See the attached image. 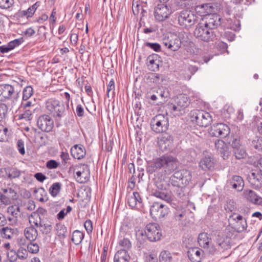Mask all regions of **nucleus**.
Masks as SVG:
<instances>
[{"label":"nucleus","mask_w":262,"mask_h":262,"mask_svg":"<svg viewBox=\"0 0 262 262\" xmlns=\"http://www.w3.org/2000/svg\"><path fill=\"white\" fill-rule=\"evenodd\" d=\"M7 132L8 128L4 127V126L2 125H0V142H3L4 141L7 136Z\"/></svg>","instance_id":"052dcab7"},{"label":"nucleus","mask_w":262,"mask_h":262,"mask_svg":"<svg viewBox=\"0 0 262 262\" xmlns=\"http://www.w3.org/2000/svg\"><path fill=\"white\" fill-rule=\"evenodd\" d=\"M249 182L255 189H258L262 187V171H255L251 173L249 177Z\"/></svg>","instance_id":"b1692460"},{"label":"nucleus","mask_w":262,"mask_h":262,"mask_svg":"<svg viewBox=\"0 0 262 262\" xmlns=\"http://www.w3.org/2000/svg\"><path fill=\"white\" fill-rule=\"evenodd\" d=\"M36 108H32L31 110L25 109V112L23 114L19 116V119H24L26 121H29L32 119L33 113L34 112Z\"/></svg>","instance_id":"c03bdc74"},{"label":"nucleus","mask_w":262,"mask_h":262,"mask_svg":"<svg viewBox=\"0 0 262 262\" xmlns=\"http://www.w3.org/2000/svg\"><path fill=\"white\" fill-rule=\"evenodd\" d=\"M24 234L30 242H34L37 237L38 232L34 227L30 226L25 229Z\"/></svg>","instance_id":"473e14b6"},{"label":"nucleus","mask_w":262,"mask_h":262,"mask_svg":"<svg viewBox=\"0 0 262 262\" xmlns=\"http://www.w3.org/2000/svg\"><path fill=\"white\" fill-rule=\"evenodd\" d=\"M0 233L3 238L11 239L15 235V230L11 227H6L1 230Z\"/></svg>","instance_id":"f704fd0d"},{"label":"nucleus","mask_w":262,"mask_h":262,"mask_svg":"<svg viewBox=\"0 0 262 262\" xmlns=\"http://www.w3.org/2000/svg\"><path fill=\"white\" fill-rule=\"evenodd\" d=\"M59 166V163L54 160H50L46 163V166L49 169L56 168Z\"/></svg>","instance_id":"e2e57ef3"},{"label":"nucleus","mask_w":262,"mask_h":262,"mask_svg":"<svg viewBox=\"0 0 262 262\" xmlns=\"http://www.w3.org/2000/svg\"><path fill=\"white\" fill-rule=\"evenodd\" d=\"M36 226L39 227L42 233L47 234L52 230V225L50 222L40 219L39 222H34Z\"/></svg>","instance_id":"7c9ffc66"},{"label":"nucleus","mask_w":262,"mask_h":262,"mask_svg":"<svg viewBox=\"0 0 262 262\" xmlns=\"http://www.w3.org/2000/svg\"><path fill=\"white\" fill-rule=\"evenodd\" d=\"M47 213V210L43 208H39L36 210V212H34L30 217V222H31V219L36 217L39 219H41L40 215H44Z\"/></svg>","instance_id":"09e8293b"},{"label":"nucleus","mask_w":262,"mask_h":262,"mask_svg":"<svg viewBox=\"0 0 262 262\" xmlns=\"http://www.w3.org/2000/svg\"><path fill=\"white\" fill-rule=\"evenodd\" d=\"M215 243L218 246V249L222 253L231 248L232 239L225 233L219 234L216 238Z\"/></svg>","instance_id":"2eb2a0df"},{"label":"nucleus","mask_w":262,"mask_h":262,"mask_svg":"<svg viewBox=\"0 0 262 262\" xmlns=\"http://www.w3.org/2000/svg\"><path fill=\"white\" fill-rule=\"evenodd\" d=\"M7 212L13 216L17 217L20 213L19 206L17 205L10 206L7 208Z\"/></svg>","instance_id":"37998d69"},{"label":"nucleus","mask_w":262,"mask_h":262,"mask_svg":"<svg viewBox=\"0 0 262 262\" xmlns=\"http://www.w3.org/2000/svg\"><path fill=\"white\" fill-rule=\"evenodd\" d=\"M33 94V89L30 86H26L23 92V100L27 101Z\"/></svg>","instance_id":"de8ad7c7"},{"label":"nucleus","mask_w":262,"mask_h":262,"mask_svg":"<svg viewBox=\"0 0 262 262\" xmlns=\"http://www.w3.org/2000/svg\"><path fill=\"white\" fill-rule=\"evenodd\" d=\"M20 175V171L16 168H12L9 171L8 177L11 179L18 178Z\"/></svg>","instance_id":"13d9d810"},{"label":"nucleus","mask_w":262,"mask_h":262,"mask_svg":"<svg viewBox=\"0 0 262 262\" xmlns=\"http://www.w3.org/2000/svg\"><path fill=\"white\" fill-rule=\"evenodd\" d=\"M145 233L150 242L159 241L162 236L160 227L156 223L147 224L145 227Z\"/></svg>","instance_id":"9b49d317"},{"label":"nucleus","mask_w":262,"mask_h":262,"mask_svg":"<svg viewBox=\"0 0 262 262\" xmlns=\"http://www.w3.org/2000/svg\"><path fill=\"white\" fill-rule=\"evenodd\" d=\"M3 193L1 196L3 199L4 204L7 205L11 204V201L16 200L17 193L11 187L2 189Z\"/></svg>","instance_id":"412c9836"},{"label":"nucleus","mask_w":262,"mask_h":262,"mask_svg":"<svg viewBox=\"0 0 262 262\" xmlns=\"http://www.w3.org/2000/svg\"><path fill=\"white\" fill-rule=\"evenodd\" d=\"M194 35L199 39L206 42L212 41L215 37L213 31L203 23L198 24L194 31Z\"/></svg>","instance_id":"0eeeda50"},{"label":"nucleus","mask_w":262,"mask_h":262,"mask_svg":"<svg viewBox=\"0 0 262 262\" xmlns=\"http://www.w3.org/2000/svg\"><path fill=\"white\" fill-rule=\"evenodd\" d=\"M174 177H176L184 186H187L191 180L192 176L191 172L187 169H181L174 173Z\"/></svg>","instance_id":"f3484780"},{"label":"nucleus","mask_w":262,"mask_h":262,"mask_svg":"<svg viewBox=\"0 0 262 262\" xmlns=\"http://www.w3.org/2000/svg\"><path fill=\"white\" fill-rule=\"evenodd\" d=\"M177 166L178 161L176 158L171 155H165L148 162L146 166V171L149 174H152L162 169L165 172L170 173L174 171Z\"/></svg>","instance_id":"f257e3e1"},{"label":"nucleus","mask_w":262,"mask_h":262,"mask_svg":"<svg viewBox=\"0 0 262 262\" xmlns=\"http://www.w3.org/2000/svg\"><path fill=\"white\" fill-rule=\"evenodd\" d=\"M180 38L175 34H170L163 39V45L172 51H178L181 46Z\"/></svg>","instance_id":"f8f14e48"},{"label":"nucleus","mask_w":262,"mask_h":262,"mask_svg":"<svg viewBox=\"0 0 262 262\" xmlns=\"http://www.w3.org/2000/svg\"><path fill=\"white\" fill-rule=\"evenodd\" d=\"M159 147L163 151L170 150L173 145V139L170 135L162 136L158 142Z\"/></svg>","instance_id":"bb28decb"},{"label":"nucleus","mask_w":262,"mask_h":262,"mask_svg":"<svg viewBox=\"0 0 262 262\" xmlns=\"http://www.w3.org/2000/svg\"><path fill=\"white\" fill-rule=\"evenodd\" d=\"M127 202L132 208L138 210H141L143 207L142 199L138 192H134L133 195L128 197Z\"/></svg>","instance_id":"a211bd4d"},{"label":"nucleus","mask_w":262,"mask_h":262,"mask_svg":"<svg viewBox=\"0 0 262 262\" xmlns=\"http://www.w3.org/2000/svg\"><path fill=\"white\" fill-rule=\"evenodd\" d=\"M13 4V0H0V8L8 9L10 8Z\"/></svg>","instance_id":"864d4df0"},{"label":"nucleus","mask_w":262,"mask_h":262,"mask_svg":"<svg viewBox=\"0 0 262 262\" xmlns=\"http://www.w3.org/2000/svg\"><path fill=\"white\" fill-rule=\"evenodd\" d=\"M185 215V211L183 210H177L174 214V217L176 221H181Z\"/></svg>","instance_id":"4d7b16f0"},{"label":"nucleus","mask_w":262,"mask_h":262,"mask_svg":"<svg viewBox=\"0 0 262 262\" xmlns=\"http://www.w3.org/2000/svg\"><path fill=\"white\" fill-rule=\"evenodd\" d=\"M57 234L60 238H64L67 232V227L62 224H57L56 226Z\"/></svg>","instance_id":"79ce46f5"},{"label":"nucleus","mask_w":262,"mask_h":262,"mask_svg":"<svg viewBox=\"0 0 262 262\" xmlns=\"http://www.w3.org/2000/svg\"><path fill=\"white\" fill-rule=\"evenodd\" d=\"M71 153L73 158L79 160L84 158L86 151L83 145L76 144L71 148Z\"/></svg>","instance_id":"c85d7f7f"},{"label":"nucleus","mask_w":262,"mask_h":262,"mask_svg":"<svg viewBox=\"0 0 262 262\" xmlns=\"http://www.w3.org/2000/svg\"><path fill=\"white\" fill-rule=\"evenodd\" d=\"M221 18L219 15L212 14L206 15L202 23L204 25L213 30L221 25Z\"/></svg>","instance_id":"dca6fc26"},{"label":"nucleus","mask_w":262,"mask_h":262,"mask_svg":"<svg viewBox=\"0 0 262 262\" xmlns=\"http://www.w3.org/2000/svg\"><path fill=\"white\" fill-rule=\"evenodd\" d=\"M21 107L24 109L31 110L35 107V104L30 101H23L21 103Z\"/></svg>","instance_id":"0e129e2a"},{"label":"nucleus","mask_w":262,"mask_h":262,"mask_svg":"<svg viewBox=\"0 0 262 262\" xmlns=\"http://www.w3.org/2000/svg\"><path fill=\"white\" fill-rule=\"evenodd\" d=\"M37 125L42 132H49L54 127V121L49 115H43L38 118Z\"/></svg>","instance_id":"4468645a"},{"label":"nucleus","mask_w":262,"mask_h":262,"mask_svg":"<svg viewBox=\"0 0 262 262\" xmlns=\"http://www.w3.org/2000/svg\"><path fill=\"white\" fill-rule=\"evenodd\" d=\"M147 67L149 70L156 71L162 66V61L161 57L157 54H152L147 57Z\"/></svg>","instance_id":"6ab92c4d"},{"label":"nucleus","mask_w":262,"mask_h":262,"mask_svg":"<svg viewBox=\"0 0 262 262\" xmlns=\"http://www.w3.org/2000/svg\"><path fill=\"white\" fill-rule=\"evenodd\" d=\"M188 257L192 262H200L204 255L202 249L198 247L189 248L187 251Z\"/></svg>","instance_id":"5701e85b"},{"label":"nucleus","mask_w":262,"mask_h":262,"mask_svg":"<svg viewBox=\"0 0 262 262\" xmlns=\"http://www.w3.org/2000/svg\"><path fill=\"white\" fill-rule=\"evenodd\" d=\"M0 96L5 99H9L13 97L16 99L18 93L14 91V88L9 84H5L0 86Z\"/></svg>","instance_id":"aec40b11"},{"label":"nucleus","mask_w":262,"mask_h":262,"mask_svg":"<svg viewBox=\"0 0 262 262\" xmlns=\"http://www.w3.org/2000/svg\"><path fill=\"white\" fill-rule=\"evenodd\" d=\"M61 187V185L60 183H54L51 186L49 189V192L52 196L55 197L59 193Z\"/></svg>","instance_id":"ea45409f"},{"label":"nucleus","mask_w":262,"mask_h":262,"mask_svg":"<svg viewBox=\"0 0 262 262\" xmlns=\"http://www.w3.org/2000/svg\"><path fill=\"white\" fill-rule=\"evenodd\" d=\"M172 8L164 4H159L155 8L154 16L155 19L158 21H163L167 19L172 13V10H177V8H174L173 4Z\"/></svg>","instance_id":"1a4fd4ad"},{"label":"nucleus","mask_w":262,"mask_h":262,"mask_svg":"<svg viewBox=\"0 0 262 262\" xmlns=\"http://www.w3.org/2000/svg\"><path fill=\"white\" fill-rule=\"evenodd\" d=\"M189 98L185 94H180L176 98L174 104L169 105V108L176 115H180L189 105Z\"/></svg>","instance_id":"6e6552de"},{"label":"nucleus","mask_w":262,"mask_h":262,"mask_svg":"<svg viewBox=\"0 0 262 262\" xmlns=\"http://www.w3.org/2000/svg\"><path fill=\"white\" fill-rule=\"evenodd\" d=\"M28 251L26 249L20 247L17 251V257L20 259H25L28 257Z\"/></svg>","instance_id":"8fccbe9b"},{"label":"nucleus","mask_w":262,"mask_h":262,"mask_svg":"<svg viewBox=\"0 0 262 262\" xmlns=\"http://www.w3.org/2000/svg\"><path fill=\"white\" fill-rule=\"evenodd\" d=\"M115 81L114 79H112L110 81L108 84L107 85V96L108 98L110 97V94L112 97L115 96Z\"/></svg>","instance_id":"49530a36"},{"label":"nucleus","mask_w":262,"mask_h":262,"mask_svg":"<svg viewBox=\"0 0 262 262\" xmlns=\"http://www.w3.org/2000/svg\"><path fill=\"white\" fill-rule=\"evenodd\" d=\"M215 145L217 151L221 154H222L224 151H226L227 146L223 141L219 140L215 142Z\"/></svg>","instance_id":"3c124183"},{"label":"nucleus","mask_w":262,"mask_h":262,"mask_svg":"<svg viewBox=\"0 0 262 262\" xmlns=\"http://www.w3.org/2000/svg\"><path fill=\"white\" fill-rule=\"evenodd\" d=\"M172 256L171 253L168 251H162L160 254V262H172Z\"/></svg>","instance_id":"4c0bfd02"},{"label":"nucleus","mask_w":262,"mask_h":262,"mask_svg":"<svg viewBox=\"0 0 262 262\" xmlns=\"http://www.w3.org/2000/svg\"><path fill=\"white\" fill-rule=\"evenodd\" d=\"M17 147L19 153L24 155L25 154L24 141L21 140H19L17 141Z\"/></svg>","instance_id":"69168bd1"},{"label":"nucleus","mask_w":262,"mask_h":262,"mask_svg":"<svg viewBox=\"0 0 262 262\" xmlns=\"http://www.w3.org/2000/svg\"><path fill=\"white\" fill-rule=\"evenodd\" d=\"M198 16L190 10H183L178 14V24L184 28L192 27L196 23Z\"/></svg>","instance_id":"39448f33"},{"label":"nucleus","mask_w":262,"mask_h":262,"mask_svg":"<svg viewBox=\"0 0 262 262\" xmlns=\"http://www.w3.org/2000/svg\"><path fill=\"white\" fill-rule=\"evenodd\" d=\"M28 251L32 254L38 253L39 250V245L34 242H30L27 245Z\"/></svg>","instance_id":"a18cd8bd"},{"label":"nucleus","mask_w":262,"mask_h":262,"mask_svg":"<svg viewBox=\"0 0 262 262\" xmlns=\"http://www.w3.org/2000/svg\"><path fill=\"white\" fill-rule=\"evenodd\" d=\"M190 117L192 122L201 127H207L212 121L210 114L203 110H195L191 111Z\"/></svg>","instance_id":"f03ea898"},{"label":"nucleus","mask_w":262,"mask_h":262,"mask_svg":"<svg viewBox=\"0 0 262 262\" xmlns=\"http://www.w3.org/2000/svg\"><path fill=\"white\" fill-rule=\"evenodd\" d=\"M230 133L229 127L224 123L213 124L211 128L210 134L214 137L225 138Z\"/></svg>","instance_id":"ddd939ff"},{"label":"nucleus","mask_w":262,"mask_h":262,"mask_svg":"<svg viewBox=\"0 0 262 262\" xmlns=\"http://www.w3.org/2000/svg\"><path fill=\"white\" fill-rule=\"evenodd\" d=\"M151 129L157 134L166 131L169 126V120L167 116L158 114L155 116L150 121Z\"/></svg>","instance_id":"7ed1b4c3"},{"label":"nucleus","mask_w":262,"mask_h":262,"mask_svg":"<svg viewBox=\"0 0 262 262\" xmlns=\"http://www.w3.org/2000/svg\"><path fill=\"white\" fill-rule=\"evenodd\" d=\"M46 108L56 119L65 115L66 108L63 102L57 100H49L46 102Z\"/></svg>","instance_id":"423d86ee"},{"label":"nucleus","mask_w":262,"mask_h":262,"mask_svg":"<svg viewBox=\"0 0 262 262\" xmlns=\"http://www.w3.org/2000/svg\"><path fill=\"white\" fill-rule=\"evenodd\" d=\"M157 96L161 97V98H166L169 96V92L168 91L162 88H158L157 91Z\"/></svg>","instance_id":"6e6d98bb"},{"label":"nucleus","mask_w":262,"mask_h":262,"mask_svg":"<svg viewBox=\"0 0 262 262\" xmlns=\"http://www.w3.org/2000/svg\"><path fill=\"white\" fill-rule=\"evenodd\" d=\"M84 236V235L83 232L78 230H76L73 232L72 241L75 245H79L82 241Z\"/></svg>","instance_id":"e433bc0d"},{"label":"nucleus","mask_w":262,"mask_h":262,"mask_svg":"<svg viewBox=\"0 0 262 262\" xmlns=\"http://www.w3.org/2000/svg\"><path fill=\"white\" fill-rule=\"evenodd\" d=\"M149 78L152 80L153 82L157 84H162L163 81L165 79V76L164 75L158 73H151Z\"/></svg>","instance_id":"58836bf2"},{"label":"nucleus","mask_w":262,"mask_h":262,"mask_svg":"<svg viewBox=\"0 0 262 262\" xmlns=\"http://www.w3.org/2000/svg\"><path fill=\"white\" fill-rule=\"evenodd\" d=\"M229 220H232L235 222V226L238 232L243 231L246 229L247 227V222L242 215L233 213L229 216Z\"/></svg>","instance_id":"393cba45"},{"label":"nucleus","mask_w":262,"mask_h":262,"mask_svg":"<svg viewBox=\"0 0 262 262\" xmlns=\"http://www.w3.org/2000/svg\"><path fill=\"white\" fill-rule=\"evenodd\" d=\"M233 152L237 159H243L246 157V150L242 146L233 149Z\"/></svg>","instance_id":"a19ab883"},{"label":"nucleus","mask_w":262,"mask_h":262,"mask_svg":"<svg viewBox=\"0 0 262 262\" xmlns=\"http://www.w3.org/2000/svg\"><path fill=\"white\" fill-rule=\"evenodd\" d=\"M230 29L235 31H238L241 29V24L240 21L237 19H235L233 23V24L231 25Z\"/></svg>","instance_id":"338daca9"},{"label":"nucleus","mask_w":262,"mask_h":262,"mask_svg":"<svg viewBox=\"0 0 262 262\" xmlns=\"http://www.w3.org/2000/svg\"><path fill=\"white\" fill-rule=\"evenodd\" d=\"M211 239L208 237L207 233H201L198 236V243L200 246L204 248H208Z\"/></svg>","instance_id":"72a5a7b5"},{"label":"nucleus","mask_w":262,"mask_h":262,"mask_svg":"<svg viewBox=\"0 0 262 262\" xmlns=\"http://www.w3.org/2000/svg\"><path fill=\"white\" fill-rule=\"evenodd\" d=\"M77 181L83 183L86 182L90 177V169L87 165L83 164L80 167V170L76 172Z\"/></svg>","instance_id":"a878e982"},{"label":"nucleus","mask_w":262,"mask_h":262,"mask_svg":"<svg viewBox=\"0 0 262 262\" xmlns=\"http://www.w3.org/2000/svg\"><path fill=\"white\" fill-rule=\"evenodd\" d=\"M209 248V252L212 255H218L221 254L222 252L221 251H219L218 249V246L216 245V243H215V245H212L210 247H208Z\"/></svg>","instance_id":"680f3d73"},{"label":"nucleus","mask_w":262,"mask_h":262,"mask_svg":"<svg viewBox=\"0 0 262 262\" xmlns=\"http://www.w3.org/2000/svg\"><path fill=\"white\" fill-rule=\"evenodd\" d=\"M169 208L163 203L159 202H155L150 208V214L156 219L164 217L168 214Z\"/></svg>","instance_id":"9d476101"},{"label":"nucleus","mask_w":262,"mask_h":262,"mask_svg":"<svg viewBox=\"0 0 262 262\" xmlns=\"http://www.w3.org/2000/svg\"><path fill=\"white\" fill-rule=\"evenodd\" d=\"M130 256L126 250L121 249L115 254L114 262H129Z\"/></svg>","instance_id":"2f4dec72"},{"label":"nucleus","mask_w":262,"mask_h":262,"mask_svg":"<svg viewBox=\"0 0 262 262\" xmlns=\"http://www.w3.org/2000/svg\"><path fill=\"white\" fill-rule=\"evenodd\" d=\"M214 164V162L212 157L210 155H207L201 160L199 166L203 170H207L212 168Z\"/></svg>","instance_id":"c756f323"},{"label":"nucleus","mask_w":262,"mask_h":262,"mask_svg":"<svg viewBox=\"0 0 262 262\" xmlns=\"http://www.w3.org/2000/svg\"><path fill=\"white\" fill-rule=\"evenodd\" d=\"M24 39L23 37L15 39L13 40L10 41L8 44V47H10L11 50L14 49L15 47L19 46L24 42Z\"/></svg>","instance_id":"603ef678"},{"label":"nucleus","mask_w":262,"mask_h":262,"mask_svg":"<svg viewBox=\"0 0 262 262\" xmlns=\"http://www.w3.org/2000/svg\"><path fill=\"white\" fill-rule=\"evenodd\" d=\"M244 198L248 202L257 205H262V198L253 190L245 189L243 192Z\"/></svg>","instance_id":"4be33fe9"},{"label":"nucleus","mask_w":262,"mask_h":262,"mask_svg":"<svg viewBox=\"0 0 262 262\" xmlns=\"http://www.w3.org/2000/svg\"><path fill=\"white\" fill-rule=\"evenodd\" d=\"M228 184L232 188L236 189L237 191H241L243 189L244 182L243 178L239 176H233L229 180Z\"/></svg>","instance_id":"cd10ccee"},{"label":"nucleus","mask_w":262,"mask_h":262,"mask_svg":"<svg viewBox=\"0 0 262 262\" xmlns=\"http://www.w3.org/2000/svg\"><path fill=\"white\" fill-rule=\"evenodd\" d=\"M156 189H153L152 195L159 198L170 205H172L173 198L166 189V184L162 181H157L155 182Z\"/></svg>","instance_id":"20e7f679"},{"label":"nucleus","mask_w":262,"mask_h":262,"mask_svg":"<svg viewBox=\"0 0 262 262\" xmlns=\"http://www.w3.org/2000/svg\"><path fill=\"white\" fill-rule=\"evenodd\" d=\"M34 192L36 194V198L40 202H46L48 200L47 193L43 188L40 187L35 189Z\"/></svg>","instance_id":"c9c22d12"},{"label":"nucleus","mask_w":262,"mask_h":262,"mask_svg":"<svg viewBox=\"0 0 262 262\" xmlns=\"http://www.w3.org/2000/svg\"><path fill=\"white\" fill-rule=\"evenodd\" d=\"M8 111V107L5 104H0V121L5 118Z\"/></svg>","instance_id":"bf43d9fd"},{"label":"nucleus","mask_w":262,"mask_h":262,"mask_svg":"<svg viewBox=\"0 0 262 262\" xmlns=\"http://www.w3.org/2000/svg\"><path fill=\"white\" fill-rule=\"evenodd\" d=\"M119 245L125 250H128L131 248L132 245L129 240L127 238H124L120 240L119 242Z\"/></svg>","instance_id":"5fc2aeb1"},{"label":"nucleus","mask_w":262,"mask_h":262,"mask_svg":"<svg viewBox=\"0 0 262 262\" xmlns=\"http://www.w3.org/2000/svg\"><path fill=\"white\" fill-rule=\"evenodd\" d=\"M84 228L88 233H91L93 230V224L91 220H86L84 224Z\"/></svg>","instance_id":"774afa93"}]
</instances>
